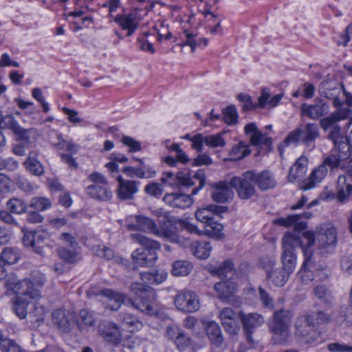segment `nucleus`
<instances>
[{"label": "nucleus", "instance_id": "1", "mask_svg": "<svg viewBox=\"0 0 352 352\" xmlns=\"http://www.w3.org/2000/svg\"><path fill=\"white\" fill-rule=\"evenodd\" d=\"M302 239L299 234L287 232L282 239L281 263L282 267L292 274L294 272L297 257L294 250L298 247H301L304 252V248L309 250L314 244V236L311 231H306L302 234Z\"/></svg>", "mask_w": 352, "mask_h": 352}, {"label": "nucleus", "instance_id": "2", "mask_svg": "<svg viewBox=\"0 0 352 352\" xmlns=\"http://www.w3.org/2000/svg\"><path fill=\"white\" fill-rule=\"evenodd\" d=\"M4 285L17 294L13 310L20 319H24L28 314V305L40 299L41 294L36 290H29L30 285L27 280L15 281L10 278L6 280Z\"/></svg>", "mask_w": 352, "mask_h": 352}, {"label": "nucleus", "instance_id": "3", "mask_svg": "<svg viewBox=\"0 0 352 352\" xmlns=\"http://www.w3.org/2000/svg\"><path fill=\"white\" fill-rule=\"evenodd\" d=\"M130 238L143 247L134 250L131 254L133 262L140 267H151L158 259L157 252L161 244L157 241L142 234H131Z\"/></svg>", "mask_w": 352, "mask_h": 352}, {"label": "nucleus", "instance_id": "4", "mask_svg": "<svg viewBox=\"0 0 352 352\" xmlns=\"http://www.w3.org/2000/svg\"><path fill=\"white\" fill-rule=\"evenodd\" d=\"M131 291L134 297L129 299L128 302L133 308L149 315L155 313L157 294L152 287L140 283H133L131 285Z\"/></svg>", "mask_w": 352, "mask_h": 352}, {"label": "nucleus", "instance_id": "5", "mask_svg": "<svg viewBox=\"0 0 352 352\" xmlns=\"http://www.w3.org/2000/svg\"><path fill=\"white\" fill-rule=\"evenodd\" d=\"M305 260L302 265L298 272V275L302 281L307 284L318 278V280H324L327 278L324 272L326 266L322 263H316L313 258L312 251L304 248Z\"/></svg>", "mask_w": 352, "mask_h": 352}, {"label": "nucleus", "instance_id": "6", "mask_svg": "<svg viewBox=\"0 0 352 352\" xmlns=\"http://www.w3.org/2000/svg\"><path fill=\"white\" fill-rule=\"evenodd\" d=\"M319 136V129L316 124L307 123L301 125L288 133L279 146H288L290 144H298L302 142L307 145L315 141Z\"/></svg>", "mask_w": 352, "mask_h": 352}, {"label": "nucleus", "instance_id": "7", "mask_svg": "<svg viewBox=\"0 0 352 352\" xmlns=\"http://www.w3.org/2000/svg\"><path fill=\"white\" fill-rule=\"evenodd\" d=\"M292 318V314L288 310L281 309L274 312L270 329L274 333L273 340L275 343L280 344L286 341Z\"/></svg>", "mask_w": 352, "mask_h": 352}, {"label": "nucleus", "instance_id": "8", "mask_svg": "<svg viewBox=\"0 0 352 352\" xmlns=\"http://www.w3.org/2000/svg\"><path fill=\"white\" fill-rule=\"evenodd\" d=\"M254 171L248 170L241 176H234L230 180V185L235 189L240 199L247 200L256 194L253 184Z\"/></svg>", "mask_w": 352, "mask_h": 352}, {"label": "nucleus", "instance_id": "9", "mask_svg": "<svg viewBox=\"0 0 352 352\" xmlns=\"http://www.w3.org/2000/svg\"><path fill=\"white\" fill-rule=\"evenodd\" d=\"M174 303L177 309L184 313L195 312L200 308L199 298L192 291H183L175 298Z\"/></svg>", "mask_w": 352, "mask_h": 352}, {"label": "nucleus", "instance_id": "10", "mask_svg": "<svg viewBox=\"0 0 352 352\" xmlns=\"http://www.w3.org/2000/svg\"><path fill=\"white\" fill-rule=\"evenodd\" d=\"M343 91V86L333 80H323L318 88L320 95L332 100L336 107H340L343 104L340 98Z\"/></svg>", "mask_w": 352, "mask_h": 352}, {"label": "nucleus", "instance_id": "11", "mask_svg": "<svg viewBox=\"0 0 352 352\" xmlns=\"http://www.w3.org/2000/svg\"><path fill=\"white\" fill-rule=\"evenodd\" d=\"M336 190L338 201L344 203L349 200L352 194V166H347L345 174L338 176Z\"/></svg>", "mask_w": 352, "mask_h": 352}, {"label": "nucleus", "instance_id": "12", "mask_svg": "<svg viewBox=\"0 0 352 352\" xmlns=\"http://www.w3.org/2000/svg\"><path fill=\"white\" fill-rule=\"evenodd\" d=\"M244 132L248 137L251 145L258 147L265 146L268 151L271 150L272 139L259 131L256 123L247 124L244 127Z\"/></svg>", "mask_w": 352, "mask_h": 352}, {"label": "nucleus", "instance_id": "13", "mask_svg": "<svg viewBox=\"0 0 352 352\" xmlns=\"http://www.w3.org/2000/svg\"><path fill=\"white\" fill-rule=\"evenodd\" d=\"M349 151L333 149L323 157L321 164L327 169V171H334L338 169L344 170L346 172L345 160L349 157Z\"/></svg>", "mask_w": 352, "mask_h": 352}, {"label": "nucleus", "instance_id": "14", "mask_svg": "<svg viewBox=\"0 0 352 352\" xmlns=\"http://www.w3.org/2000/svg\"><path fill=\"white\" fill-rule=\"evenodd\" d=\"M99 334L107 342L117 346L120 344L122 333L120 327L111 321H102L98 326Z\"/></svg>", "mask_w": 352, "mask_h": 352}, {"label": "nucleus", "instance_id": "15", "mask_svg": "<svg viewBox=\"0 0 352 352\" xmlns=\"http://www.w3.org/2000/svg\"><path fill=\"white\" fill-rule=\"evenodd\" d=\"M118 183L117 196L122 201L133 199L139 190L140 182L124 179L121 175L117 177Z\"/></svg>", "mask_w": 352, "mask_h": 352}, {"label": "nucleus", "instance_id": "16", "mask_svg": "<svg viewBox=\"0 0 352 352\" xmlns=\"http://www.w3.org/2000/svg\"><path fill=\"white\" fill-rule=\"evenodd\" d=\"M270 96V92L266 87L262 88L261 96L258 98V102L254 103L252 98L245 94H239L236 98L239 101L243 102L242 110L244 111H251L258 107L264 108L266 107L267 101Z\"/></svg>", "mask_w": 352, "mask_h": 352}, {"label": "nucleus", "instance_id": "17", "mask_svg": "<svg viewBox=\"0 0 352 352\" xmlns=\"http://www.w3.org/2000/svg\"><path fill=\"white\" fill-rule=\"evenodd\" d=\"M300 110L301 116L307 117L311 120H318L328 113L329 105L322 100H318L311 104H302Z\"/></svg>", "mask_w": 352, "mask_h": 352}, {"label": "nucleus", "instance_id": "18", "mask_svg": "<svg viewBox=\"0 0 352 352\" xmlns=\"http://www.w3.org/2000/svg\"><path fill=\"white\" fill-rule=\"evenodd\" d=\"M314 236V241L316 240L318 248H326L334 245L336 242V230L333 227L329 226H322L316 236L311 232Z\"/></svg>", "mask_w": 352, "mask_h": 352}, {"label": "nucleus", "instance_id": "19", "mask_svg": "<svg viewBox=\"0 0 352 352\" xmlns=\"http://www.w3.org/2000/svg\"><path fill=\"white\" fill-rule=\"evenodd\" d=\"M312 217V214L310 212H303L299 214L289 215L286 218H278L274 221V223L276 225L289 227L294 226L296 230L301 231L307 228V223L304 221H300L301 219H309Z\"/></svg>", "mask_w": 352, "mask_h": 352}, {"label": "nucleus", "instance_id": "20", "mask_svg": "<svg viewBox=\"0 0 352 352\" xmlns=\"http://www.w3.org/2000/svg\"><path fill=\"white\" fill-rule=\"evenodd\" d=\"M174 228V226L170 221H160L158 224L155 223L153 234L174 243H179V236L176 234Z\"/></svg>", "mask_w": 352, "mask_h": 352}, {"label": "nucleus", "instance_id": "21", "mask_svg": "<svg viewBox=\"0 0 352 352\" xmlns=\"http://www.w3.org/2000/svg\"><path fill=\"white\" fill-rule=\"evenodd\" d=\"M19 252L17 249L10 247L5 248L0 253V280L7 277V271L4 265H12L19 259Z\"/></svg>", "mask_w": 352, "mask_h": 352}, {"label": "nucleus", "instance_id": "22", "mask_svg": "<svg viewBox=\"0 0 352 352\" xmlns=\"http://www.w3.org/2000/svg\"><path fill=\"white\" fill-rule=\"evenodd\" d=\"M232 188L230 182L223 181L214 184V190L212 192V199L218 203H225L232 199L234 196Z\"/></svg>", "mask_w": 352, "mask_h": 352}, {"label": "nucleus", "instance_id": "23", "mask_svg": "<svg viewBox=\"0 0 352 352\" xmlns=\"http://www.w3.org/2000/svg\"><path fill=\"white\" fill-rule=\"evenodd\" d=\"M274 263L266 269L267 278L276 287H283L292 274L283 267H275Z\"/></svg>", "mask_w": 352, "mask_h": 352}, {"label": "nucleus", "instance_id": "24", "mask_svg": "<svg viewBox=\"0 0 352 352\" xmlns=\"http://www.w3.org/2000/svg\"><path fill=\"white\" fill-rule=\"evenodd\" d=\"M327 173V169L320 164L311 170L309 177L302 182L300 186L301 189L307 190L314 188L324 179Z\"/></svg>", "mask_w": 352, "mask_h": 352}, {"label": "nucleus", "instance_id": "25", "mask_svg": "<svg viewBox=\"0 0 352 352\" xmlns=\"http://www.w3.org/2000/svg\"><path fill=\"white\" fill-rule=\"evenodd\" d=\"M163 201L171 207L183 209L190 207L193 203L190 196L177 192L166 194Z\"/></svg>", "mask_w": 352, "mask_h": 352}, {"label": "nucleus", "instance_id": "26", "mask_svg": "<svg viewBox=\"0 0 352 352\" xmlns=\"http://www.w3.org/2000/svg\"><path fill=\"white\" fill-rule=\"evenodd\" d=\"M100 294L104 297L103 303L111 310H118L124 302V294L110 289L101 290Z\"/></svg>", "mask_w": 352, "mask_h": 352}, {"label": "nucleus", "instance_id": "27", "mask_svg": "<svg viewBox=\"0 0 352 352\" xmlns=\"http://www.w3.org/2000/svg\"><path fill=\"white\" fill-rule=\"evenodd\" d=\"M240 318L245 331V335L250 333L251 336L254 330L261 326L264 322L263 317L256 313L245 314H240Z\"/></svg>", "mask_w": 352, "mask_h": 352}, {"label": "nucleus", "instance_id": "28", "mask_svg": "<svg viewBox=\"0 0 352 352\" xmlns=\"http://www.w3.org/2000/svg\"><path fill=\"white\" fill-rule=\"evenodd\" d=\"M296 335L299 337L300 342L309 345L317 343L320 338V333L313 327L309 329L307 324L305 322L304 325L296 326Z\"/></svg>", "mask_w": 352, "mask_h": 352}, {"label": "nucleus", "instance_id": "29", "mask_svg": "<svg viewBox=\"0 0 352 352\" xmlns=\"http://www.w3.org/2000/svg\"><path fill=\"white\" fill-rule=\"evenodd\" d=\"M116 22L119 24L123 30L126 31V35L127 36L132 35L138 29L139 25V20L135 13L117 16Z\"/></svg>", "mask_w": 352, "mask_h": 352}, {"label": "nucleus", "instance_id": "30", "mask_svg": "<svg viewBox=\"0 0 352 352\" xmlns=\"http://www.w3.org/2000/svg\"><path fill=\"white\" fill-rule=\"evenodd\" d=\"M223 212V207L217 205H210L206 208L197 210L195 215L198 221L206 226L214 219V214H219Z\"/></svg>", "mask_w": 352, "mask_h": 352}, {"label": "nucleus", "instance_id": "31", "mask_svg": "<svg viewBox=\"0 0 352 352\" xmlns=\"http://www.w3.org/2000/svg\"><path fill=\"white\" fill-rule=\"evenodd\" d=\"M162 183L167 184L169 186H174L177 184L176 181L179 184L185 186H191L195 185V182L192 181L191 177L188 174L179 172L175 175L172 172H165L161 178Z\"/></svg>", "mask_w": 352, "mask_h": 352}, {"label": "nucleus", "instance_id": "32", "mask_svg": "<svg viewBox=\"0 0 352 352\" xmlns=\"http://www.w3.org/2000/svg\"><path fill=\"white\" fill-rule=\"evenodd\" d=\"M155 222L149 217L144 215L135 216V222L126 225V228L130 231L140 230L149 232L153 234Z\"/></svg>", "mask_w": 352, "mask_h": 352}, {"label": "nucleus", "instance_id": "33", "mask_svg": "<svg viewBox=\"0 0 352 352\" xmlns=\"http://www.w3.org/2000/svg\"><path fill=\"white\" fill-rule=\"evenodd\" d=\"M86 193L93 199L100 201H109L112 197V192L109 185H91L86 188Z\"/></svg>", "mask_w": 352, "mask_h": 352}, {"label": "nucleus", "instance_id": "34", "mask_svg": "<svg viewBox=\"0 0 352 352\" xmlns=\"http://www.w3.org/2000/svg\"><path fill=\"white\" fill-rule=\"evenodd\" d=\"M72 315L63 309H56L52 313L53 323L63 332H68L72 326Z\"/></svg>", "mask_w": 352, "mask_h": 352}, {"label": "nucleus", "instance_id": "35", "mask_svg": "<svg viewBox=\"0 0 352 352\" xmlns=\"http://www.w3.org/2000/svg\"><path fill=\"white\" fill-rule=\"evenodd\" d=\"M308 159L300 156L290 168L288 178L290 182L302 178L307 171Z\"/></svg>", "mask_w": 352, "mask_h": 352}, {"label": "nucleus", "instance_id": "36", "mask_svg": "<svg viewBox=\"0 0 352 352\" xmlns=\"http://www.w3.org/2000/svg\"><path fill=\"white\" fill-rule=\"evenodd\" d=\"M237 286L233 279L223 280L214 285V289L222 300L230 298L236 292Z\"/></svg>", "mask_w": 352, "mask_h": 352}, {"label": "nucleus", "instance_id": "37", "mask_svg": "<svg viewBox=\"0 0 352 352\" xmlns=\"http://www.w3.org/2000/svg\"><path fill=\"white\" fill-rule=\"evenodd\" d=\"M254 183L262 190H266L275 186L276 182L270 172L267 170L256 173L254 171Z\"/></svg>", "mask_w": 352, "mask_h": 352}, {"label": "nucleus", "instance_id": "38", "mask_svg": "<svg viewBox=\"0 0 352 352\" xmlns=\"http://www.w3.org/2000/svg\"><path fill=\"white\" fill-rule=\"evenodd\" d=\"M206 332L210 342L220 346L223 342V336L220 326L215 322H209L206 328Z\"/></svg>", "mask_w": 352, "mask_h": 352}, {"label": "nucleus", "instance_id": "39", "mask_svg": "<svg viewBox=\"0 0 352 352\" xmlns=\"http://www.w3.org/2000/svg\"><path fill=\"white\" fill-rule=\"evenodd\" d=\"M119 317L122 326L130 332L138 331L143 327L142 321L131 314L122 313Z\"/></svg>", "mask_w": 352, "mask_h": 352}, {"label": "nucleus", "instance_id": "40", "mask_svg": "<svg viewBox=\"0 0 352 352\" xmlns=\"http://www.w3.org/2000/svg\"><path fill=\"white\" fill-rule=\"evenodd\" d=\"M304 320L305 323L307 324L308 328L311 329V327L315 328L316 326L329 322L330 316L322 311H318L307 315Z\"/></svg>", "mask_w": 352, "mask_h": 352}, {"label": "nucleus", "instance_id": "41", "mask_svg": "<svg viewBox=\"0 0 352 352\" xmlns=\"http://www.w3.org/2000/svg\"><path fill=\"white\" fill-rule=\"evenodd\" d=\"M37 153L36 152H30L28 157L24 162L23 164L26 169L32 174L37 176L42 175L44 173V168L41 164L36 159Z\"/></svg>", "mask_w": 352, "mask_h": 352}, {"label": "nucleus", "instance_id": "42", "mask_svg": "<svg viewBox=\"0 0 352 352\" xmlns=\"http://www.w3.org/2000/svg\"><path fill=\"white\" fill-rule=\"evenodd\" d=\"M212 273L222 278L223 280L233 279V276L235 275L233 263L230 260L225 261L221 265L215 267L212 270Z\"/></svg>", "mask_w": 352, "mask_h": 352}, {"label": "nucleus", "instance_id": "43", "mask_svg": "<svg viewBox=\"0 0 352 352\" xmlns=\"http://www.w3.org/2000/svg\"><path fill=\"white\" fill-rule=\"evenodd\" d=\"M192 254L201 259H206L209 257L212 246L209 242L197 241L194 242L191 246Z\"/></svg>", "mask_w": 352, "mask_h": 352}, {"label": "nucleus", "instance_id": "44", "mask_svg": "<svg viewBox=\"0 0 352 352\" xmlns=\"http://www.w3.org/2000/svg\"><path fill=\"white\" fill-rule=\"evenodd\" d=\"M28 281L29 283V290H36L40 292L39 289L45 283L46 278L45 275L39 271H33L28 278L21 280L20 281Z\"/></svg>", "mask_w": 352, "mask_h": 352}, {"label": "nucleus", "instance_id": "45", "mask_svg": "<svg viewBox=\"0 0 352 352\" xmlns=\"http://www.w3.org/2000/svg\"><path fill=\"white\" fill-rule=\"evenodd\" d=\"M329 138L333 142L335 146L334 149L339 151L342 150L343 153H344V150L349 151V144L346 140L340 135V129L338 127L333 129L329 134Z\"/></svg>", "mask_w": 352, "mask_h": 352}, {"label": "nucleus", "instance_id": "46", "mask_svg": "<svg viewBox=\"0 0 352 352\" xmlns=\"http://www.w3.org/2000/svg\"><path fill=\"white\" fill-rule=\"evenodd\" d=\"M54 147L60 150H66L71 153H76L78 146L72 141L65 140L60 133H56V140H52Z\"/></svg>", "mask_w": 352, "mask_h": 352}, {"label": "nucleus", "instance_id": "47", "mask_svg": "<svg viewBox=\"0 0 352 352\" xmlns=\"http://www.w3.org/2000/svg\"><path fill=\"white\" fill-rule=\"evenodd\" d=\"M192 269V265L186 261H177L172 265V274L175 276H184L189 274Z\"/></svg>", "mask_w": 352, "mask_h": 352}, {"label": "nucleus", "instance_id": "48", "mask_svg": "<svg viewBox=\"0 0 352 352\" xmlns=\"http://www.w3.org/2000/svg\"><path fill=\"white\" fill-rule=\"evenodd\" d=\"M223 226L214 219L205 226L203 234L212 238H219L223 235Z\"/></svg>", "mask_w": 352, "mask_h": 352}, {"label": "nucleus", "instance_id": "49", "mask_svg": "<svg viewBox=\"0 0 352 352\" xmlns=\"http://www.w3.org/2000/svg\"><path fill=\"white\" fill-rule=\"evenodd\" d=\"M251 153L249 146L243 142H239L234 146L230 152V155L234 160H241Z\"/></svg>", "mask_w": 352, "mask_h": 352}, {"label": "nucleus", "instance_id": "50", "mask_svg": "<svg viewBox=\"0 0 352 352\" xmlns=\"http://www.w3.org/2000/svg\"><path fill=\"white\" fill-rule=\"evenodd\" d=\"M6 206L8 210L13 214H21L27 210V205L22 199L19 198L14 197L9 199Z\"/></svg>", "mask_w": 352, "mask_h": 352}, {"label": "nucleus", "instance_id": "51", "mask_svg": "<svg viewBox=\"0 0 352 352\" xmlns=\"http://www.w3.org/2000/svg\"><path fill=\"white\" fill-rule=\"evenodd\" d=\"M223 133H219L214 135H206L205 144L211 148L223 147L226 142L223 138Z\"/></svg>", "mask_w": 352, "mask_h": 352}, {"label": "nucleus", "instance_id": "52", "mask_svg": "<svg viewBox=\"0 0 352 352\" xmlns=\"http://www.w3.org/2000/svg\"><path fill=\"white\" fill-rule=\"evenodd\" d=\"M94 323L95 320L93 316L89 311L82 309L80 311L78 324L80 329L92 327Z\"/></svg>", "mask_w": 352, "mask_h": 352}, {"label": "nucleus", "instance_id": "53", "mask_svg": "<svg viewBox=\"0 0 352 352\" xmlns=\"http://www.w3.org/2000/svg\"><path fill=\"white\" fill-rule=\"evenodd\" d=\"M346 118V114H342L341 112H336L331 116L326 117L320 120V126L324 130L330 128L336 122L344 120Z\"/></svg>", "mask_w": 352, "mask_h": 352}, {"label": "nucleus", "instance_id": "54", "mask_svg": "<svg viewBox=\"0 0 352 352\" xmlns=\"http://www.w3.org/2000/svg\"><path fill=\"white\" fill-rule=\"evenodd\" d=\"M51 206L52 202L50 200L42 197H33L30 204V206L37 211L47 210Z\"/></svg>", "mask_w": 352, "mask_h": 352}, {"label": "nucleus", "instance_id": "55", "mask_svg": "<svg viewBox=\"0 0 352 352\" xmlns=\"http://www.w3.org/2000/svg\"><path fill=\"white\" fill-rule=\"evenodd\" d=\"M223 119L228 124H234L237 122L238 112L234 105H230L225 109Z\"/></svg>", "mask_w": 352, "mask_h": 352}, {"label": "nucleus", "instance_id": "56", "mask_svg": "<svg viewBox=\"0 0 352 352\" xmlns=\"http://www.w3.org/2000/svg\"><path fill=\"white\" fill-rule=\"evenodd\" d=\"M144 192L149 196L159 198L164 192V188L161 184L151 182L144 187Z\"/></svg>", "mask_w": 352, "mask_h": 352}, {"label": "nucleus", "instance_id": "57", "mask_svg": "<svg viewBox=\"0 0 352 352\" xmlns=\"http://www.w3.org/2000/svg\"><path fill=\"white\" fill-rule=\"evenodd\" d=\"M140 162L138 167L140 171V179H151L156 175V170L154 167L146 165L142 160L137 159Z\"/></svg>", "mask_w": 352, "mask_h": 352}, {"label": "nucleus", "instance_id": "58", "mask_svg": "<svg viewBox=\"0 0 352 352\" xmlns=\"http://www.w3.org/2000/svg\"><path fill=\"white\" fill-rule=\"evenodd\" d=\"M41 238V235L36 233L28 232L25 233L23 238V243L25 246L32 247L35 248V251L38 253H41V250H37L36 246V243Z\"/></svg>", "mask_w": 352, "mask_h": 352}, {"label": "nucleus", "instance_id": "59", "mask_svg": "<svg viewBox=\"0 0 352 352\" xmlns=\"http://www.w3.org/2000/svg\"><path fill=\"white\" fill-rule=\"evenodd\" d=\"M3 123L5 128L12 131L14 135L17 132H19V130L22 127L12 116H7L4 117Z\"/></svg>", "mask_w": 352, "mask_h": 352}, {"label": "nucleus", "instance_id": "60", "mask_svg": "<svg viewBox=\"0 0 352 352\" xmlns=\"http://www.w3.org/2000/svg\"><path fill=\"white\" fill-rule=\"evenodd\" d=\"M77 249H67L66 248H60L58 250V253L59 256L68 261V262H74L76 258L77 255Z\"/></svg>", "mask_w": 352, "mask_h": 352}, {"label": "nucleus", "instance_id": "61", "mask_svg": "<svg viewBox=\"0 0 352 352\" xmlns=\"http://www.w3.org/2000/svg\"><path fill=\"white\" fill-rule=\"evenodd\" d=\"M14 102L21 109L26 110L25 113L27 115H33L36 112V107L32 102L25 101L21 98H15Z\"/></svg>", "mask_w": 352, "mask_h": 352}, {"label": "nucleus", "instance_id": "62", "mask_svg": "<svg viewBox=\"0 0 352 352\" xmlns=\"http://www.w3.org/2000/svg\"><path fill=\"white\" fill-rule=\"evenodd\" d=\"M121 141L123 144L129 147V152L131 153L138 152L142 149L140 142L131 137L123 136Z\"/></svg>", "mask_w": 352, "mask_h": 352}, {"label": "nucleus", "instance_id": "63", "mask_svg": "<svg viewBox=\"0 0 352 352\" xmlns=\"http://www.w3.org/2000/svg\"><path fill=\"white\" fill-rule=\"evenodd\" d=\"M221 324L226 332L229 334L236 335L240 331V326L237 318L232 319V320H227L221 322Z\"/></svg>", "mask_w": 352, "mask_h": 352}, {"label": "nucleus", "instance_id": "64", "mask_svg": "<svg viewBox=\"0 0 352 352\" xmlns=\"http://www.w3.org/2000/svg\"><path fill=\"white\" fill-rule=\"evenodd\" d=\"M1 349L2 352H20V347L13 340L4 339L1 342Z\"/></svg>", "mask_w": 352, "mask_h": 352}]
</instances>
